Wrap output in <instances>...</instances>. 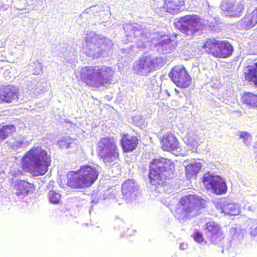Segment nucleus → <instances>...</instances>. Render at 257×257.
Listing matches in <instances>:
<instances>
[{"label": "nucleus", "instance_id": "23", "mask_svg": "<svg viewBox=\"0 0 257 257\" xmlns=\"http://www.w3.org/2000/svg\"><path fill=\"white\" fill-rule=\"evenodd\" d=\"M16 131V127L14 125L9 124L3 125L0 127V142L6 139Z\"/></svg>", "mask_w": 257, "mask_h": 257}, {"label": "nucleus", "instance_id": "30", "mask_svg": "<svg viewBox=\"0 0 257 257\" xmlns=\"http://www.w3.org/2000/svg\"><path fill=\"white\" fill-rule=\"evenodd\" d=\"M251 234L254 237L257 236V226L255 228L251 230Z\"/></svg>", "mask_w": 257, "mask_h": 257}, {"label": "nucleus", "instance_id": "2", "mask_svg": "<svg viewBox=\"0 0 257 257\" xmlns=\"http://www.w3.org/2000/svg\"><path fill=\"white\" fill-rule=\"evenodd\" d=\"M99 172L97 167L82 165L76 171L67 173V185L71 189H84L91 187L98 179Z\"/></svg>", "mask_w": 257, "mask_h": 257}, {"label": "nucleus", "instance_id": "32", "mask_svg": "<svg viewBox=\"0 0 257 257\" xmlns=\"http://www.w3.org/2000/svg\"><path fill=\"white\" fill-rule=\"evenodd\" d=\"M256 162H257V155L256 156Z\"/></svg>", "mask_w": 257, "mask_h": 257}, {"label": "nucleus", "instance_id": "10", "mask_svg": "<svg viewBox=\"0 0 257 257\" xmlns=\"http://www.w3.org/2000/svg\"><path fill=\"white\" fill-rule=\"evenodd\" d=\"M204 230L205 235L211 243L216 244L224 237L220 225L214 221L206 223Z\"/></svg>", "mask_w": 257, "mask_h": 257}, {"label": "nucleus", "instance_id": "9", "mask_svg": "<svg viewBox=\"0 0 257 257\" xmlns=\"http://www.w3.org/2000/svg\"><path fill=\"white\" fill-rule=\"evenodd\" d=\"M202 182L207 190H212L216 195H222L227 192L225 182L218 176L206 173L202 178Z\"/></svg>", "mask_w": 257, "mask_h": 257}, {"label": "nucleus", "instance_id": "13", "mask_svg": "<svg viewBox=\"0 0 257 257\" xmlns=\"http://www.w3.org/2000/svg\"><path fill=\"white\" fill-rule=\"evenodd\" d=\"M139 143V140L137 136H132L128 134H123L120 139V145L122 151L124 153H128L135 150Z\"/></svg>", "mask_w": 257, "mask_h": 257}, {"label": "nucleus", "instance_id": "29", "mask_svg": "<svg viewBox=\"0 0 257 257\" xmlns=\"http://www.w3.org/2000/svg\"><path fill=\"white\" fill-rule=\"evenodd\" d=\"M250 137V134L245 131H242L240 132L239 134V137L240 139H243L244 142H245V141L247 140V139Z\"/></svg>", "mask_w": 257, "mask_h": 257}, {"label": "nucleus", "instance_id": "24", "mask_svg": "<svg viewBox=\"0 0 257 257\" xmlns=\"http://www.w3.org/2000/svg\"><path fill=\"white\" fill-rule=\"evenodd\" d=\"M222 212L227 215L235 216L240 213V210L237 205L233 203H229L223 206Z\"/></svg>", "mask_w": 257, "mask_h": 257}, {"label": "nucleus", "instance_id": "12", "mask_svg": "<svg viewBox=\"0 0 257 257\" xmlns=\"http://www.w3.org/2000/svg\"><path fill=\"white\" fill-rule=\"evenodd\" d=\"M156 65L155 59L150 56H143L134 65L133 69L137 74H147L154 70Z\"/></svg>", "mask_w": 257, "mask_h": 257}, {"label": "nucleus", "instance_id": "16", "mask_svg": "<svg viewBox=\"0 0 257 257\" xmlns=\"http://www.w3.org/2000/svg\"><path fill=\"white\" fill-rule=\"evenodd\" d=\"M234 48L230 43L226 40H220L217 58L225 59L230 57Z\"/></svg>", "mask_w": 257, "mask_h": 257}, {"label": "nucleus", "instance_id": "6", "mask_svg": "<svg viewBox=\"0 0 257 257\" xmlns=\"http://www.w3.org/2000/svg\"><path fill=\"white\" fill-rule=\"evenodd\" d=\"M174 25L181 33L190 38L200 33L204 26L202 19L196 15L182 17L174 23Z\"/></svg>", "mask_w": 257, "mask_h": 257}, {"label": "nucleus", "instance_id": "21", "mask_svg": "<svg viewBox=\"0 0 257 257\" xmlns=\"http://www.w3.org/2000/svg\"><path fill=\"white\" fill-rule=\"evenodd\" d=\"M243 75L246 82L257 87V61L252 65L247 66Z\"/></svg>", "mask_w": 257, "mask_h": 257}, {"label": "nucleus", "instance_id": "28", "mask_svg": "<svg viewBox=\"0 0 257 257\" xmlns=\"http://www.w3.org/2000/svg\"><path fill=\"white\" fill-rule=\"evenodd\" d=\"M193 237L196 242L200 243L203 242L204 241V238L202 233L197 230L195 231L193 235Z\"/></svg>", "mask_w": 257, "mask_h": 257}, {"label": "nucleus", "instance_id": "3", "mask_svg": "<svg viewBox=\"0 0 257 257\" xmlns=\"http://www.w3.org/2000/svg\"><path fill=\"white\" fill-rule=\"evenodd\" d=\"M175 170L173 162L167 158L154 159L150 162L149 177L151 184L156 188L167 185V180Z\"/></svg>", "mask_w": 257, "mask_h": 257}, {"label": "nucleus", "instance_id": "25", "mask_svg": "<svg viewBox=\"0 0 257 257\" xmlns=\"http://www.w3.org/2000/svg\"><path fill=\"white\" fill-rule=\"evenodd\" d=\"M184 140L186 145L192 149H197L199 143L197 140L196 135L192 134H188L184 138Z\"/></svg>", "mask_w": 257, "mask_h": 257}, {"label": "nucleus", "instance_id": "7", "mask_svg": "<svg viewBox=\"0 0 257 257\" xmlns=\"http://www.w3.org/2000/svg\"><path fill=\"white\" fill-rule=\"evenodd\" d=\"M97 152L105 163H112L119 158L116 141L112 137L101 138L97 144Z\"/></svg>", "mask_w": 257, "mask_h": 257}, {"label": "nucleus", "instance_id": "5", "mask_svg": "<svg viewBox=\"0 0 257 257\" xmlns=\"http://www.w3.org/2000/svg\"><path fill=\"white\" fill-rule=\"evenodd\" d=\"M182 207L179 213L183 219H190L199 214V211L205 207V200L196 195L189 194L182 197L178 202Z\"/></svg>", "mask_w": 257, "mask_h": 257}, {"label": "nucleus", "instance_id": "14", "mask_svg": "<svg viewBox=\"0 0 257 257\" xmlns=\"http://www.w3.org/2000/svg\"><path fill=\"white\" fill-rule=\"evenodd\" d=\"M162 148L164 151L171 152L179 149V144L175 135L172 133L164 135L161 139Z\"/></svg>", "mask_w": 257, "mask_h": 257}, {"label": "nucleus", "instance_id": "17", "mask_svg": "<svg viewBox=\"0 0 257 257\" xmlns=\"http://www.w3.org/2000/svg\"><path fill=\"white\" fill-rule=\"evenodd\" d=\"M14 188L16 191V193L18 196H26L35 190V186L33 184L21 180L16 183Z\"/></svg>", "mask_w": 257, "mask_h": 257}, {"label": "nucleus", "instance_id": "22", "mask_svg": "<svg viewBox=\"0 0 257 257\" xmlns=\"http://www.w3.org/2000/svg\"><path fill=\"white\" fill-rule=\"evenodd\" d=\"M257 24V8L246 14L241 20L242 26L246 29L254 27Z\"/></svg>", "mask_w": 257, "mask_h": 257}, {"label": "nucleus", "instance_id": "31", "mask_svg": "<svg viewBox=\"0 0 257 257\" xmlns=\"http://www.w3.org/2000/svg\"><path fill=\"white\" fill-rule=\"evenodd\" d=\"M176 91L178 92V90L175 89Z\"/></svg>", "mask_w": 257, "mask_h": 257}, {"label": "nucleus", "instance_id": "1", "mask_svg": "<svg viewBox=\"0 0 257 257\" xmlns=\"http://www.w3.org/2000/svg\"><path fill=\"white\" fill-rule=\"evenodd\" d=\"M51 162L50 154L40 146H35L22 157V169L34 176L44 175L47 172Z\"/></svg>", "mask_w": 257, "mask_h": 257}, {"label": "nucleus", "instance_id": "27", "mask_svg": "<svg viewBox=\"0 0 257 257\" xmlns=\"http://www.w3.org/2000/svg\"><path fill=\"white\" fill-rule=\"evenodd\" d=\"M61 195L54 190H50L49 192V199L51 203L58 204L60 202Z\"/></svg>", "mask_w": 257, "mask_h": 257}, {"label": "nucleus", "instance_id": "8", "mask_svg": "<svg viewBox=\"0 0 257 257\" xmlns=\"http://www.w3.org/2000/svg\"><path fill=\"white\" fill-rule=\"evenodd\" d=\"M169 76L178 87L186 88L191 84V77L183 66H174L169 72Z\"/></svg>", "mask_w": 257, "mask_h": 257}, {"label": "nucleus", "instance_id": "20", "mask_svg": "<svg viewBox=\"0 0 257 257\" xmlns=\"http://www.w3.org/2000/svg\"><path fill=\"white\" fill-rule=\"evenodd\" d=\"M185 5L184 0H165L163 8L172 14L179 12Z\"/></svg>", "mask_w": 257, "mask_h": 257}, {"label": "nucleus", "instance_id": "19", "mask_svg": "<svg viewBox=\"0 0 257 257\" xmlns=\"http://www.w3.org/2000/svg\"><path fill=\"white\" fill-rule=\"evenodd\" d=\"M240 101L243 105L246 107L257 108V94L252 92L245 91L240 96Z\"/></svg>", "mask_w": 257, "mask_h": 257}, {"label": "nucleus", "instance_id": "26", "mask_svg": "<svg viewBox=\"0 0 257 257\" xmlns=\"http://www.w3.org/2000/svg\"><path fill=\"white\" fill-rule=\"evenodd\" d=\"M199 167L197 163H191L186 167V174L190 178L196 176L199 171Z\"/></svg>", "mask_w": 257, "mask_h": 257}, {"label": "nucleus", "instance_id": "11", "mask_svg": "<svg viewBox=\"0 0 257 257\" xmlns=\"http://www.w3.org/2000/svg\"><path fill=\"white\" fill-rule=\"evenodd\" d=\"M19 89L13 85H2L0 86V102L11 103L18 101L19 98Z\"/></svg>", "mask_w": 257, "mask_h": 257}, {"label": "nucleus", "instance_id": "4", "mask_svg": "<svg viewBox=\"0 0 257 257\" xmlns=\"http://www.w3.org/2000/svg\"><path fill=\"white\" fill-rule=\"evenodd\" d=\"M112 76L108 68L95 70L94 67H84L80 72V79L87 86L97 88L109 83Z\"/></svg>", "mask_w": 257, "mask_h": 257}, {"label": "nucleus", "instance_id": "18", "mask_svg": "<svg viewBox=\"0 0 257 257\" xmlns=\"http://www.w3.org/2000/svg\"><path fill=\"white\" fill-rule=\"evenodd\" d=\"M139 187L135 181L133 179H127L123 182L121 187V191L123 195L126 197H131L137 196Z\"/></svg>", "mask_w": 257, "mask_h": 257}, {"label": "nucleus", "instance_id": "15", "mask_svg": "<svg viewBox=\"0 0 257 257\" xmlns=\"http://www.w3.org/2000/svg\"><path fill=\"white\" fill-rule=\"evenodd\" d=\"M219 41L215 38H208L204 41L202 47L207 54L217 58Z\"/></svg>", "mask_w": 257, "mask_h": 257}]
</instances>
